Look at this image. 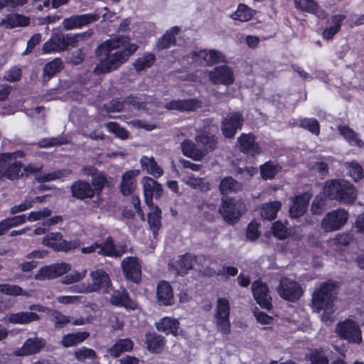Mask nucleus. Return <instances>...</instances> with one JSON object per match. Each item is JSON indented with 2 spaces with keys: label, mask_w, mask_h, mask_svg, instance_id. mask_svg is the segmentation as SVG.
Instances as JSON below:
<instances>
[{
  "label": "nucleus",
  "mask_w": 364,
  "mask_h": 364,
  "mask_svg": "<svg viewBox=\"0 0 364 364\" xmlns=\"http://www.w3.org/2000/svg\"><path fill=\"white\" fill-rule=\"evenodd\" d=\"M139 46L131 42L129 36L117 34L100 44L95 55L100 58L94 72L97 75L117 70L138 50Z\"/></svg>",
  "instance_id": "f257e3e1"
},
{
  "label": "nucleus",
  "mask_w": 364,
  "mask_h": 364,
  "mask_svg": "<svg viewBox=\"0 0 364 364\" xmlns=\"http://www.w3.org/2000/svg\"><path fill=\"white\" fill-rule=\"evenodd\" d=\"M323 193L330 199L344 204L353 203L357 198L353 185L345 180L332 179L326 181Z\"/></svg>",
  "instance_id": "f03ea898"
},
{
  "label": "nucleus",
  "mask_w": 364,
  "mask_h": 364,
  "mask_svg": "<svg viewBox=\"0 0 364 364\" xmlns=\"http://www.w3.org/2000/svg\"><path fill=\"white\" fill-rule=\"evenodd\" d=\"M338 287V282L331 280L321 284L313 294L314 307L331 310L337 298Z\"/></svg>",
  "instance_id": "7ed1b4c3"
},
{
  "label": "nucleus",
  "mask_w": 364,
  "mask_h": 364,
  "mask_svg": "<svg viewBox=\"0 0 364 364\" xmlns=\"http://www.w3.org/2000/svg\"><path fill=\"white\" fill-rule=\"evenodd\" d=\"M75 38L65 34L60 28L53 29L49 39L42 46L43 54H50L66 51L72 47Z\"/></svg>",
  "instance_id": "20e7f679"
},
{
  "label": "nucleus",
  "mask_w": 364,
  "mask_h": 364,
  "mask_svg": "<svg viewBox=\"0 0 364 364\" xmlns=\"http://www.w3.org/2000/svg\"><path fill=\"white\" fill-rule=\"evenodd\" d=\"M245 211L246 205L241 198H222L219 212L227 223H235Z\"/></svg>",
  "instance_id": "39448f33"
},
{
  "label": "nucleus",
  "mask_w": 364,
  "mask_h": 364,
  "mask_svg": "<svg viewBox=\"0 0 364 364\" xmlns=\"http://www.w3.org/2000/svg\"><path fill=\"white\" fill-rule=\"evenodd\" d=\"M230 304L225 297H220L217 300L215 318L218 331L224 335L231 332V323L230 320Z\"/></svg>",
  "instance_id": "423d86ee"
},
{
  "label": "nucleus",
  "mask_w": 364,
  "mask_h": 364,
  "mask_svg": "<svg viewBox=\"0 0 364 364\" xmlns=\"http://www.w3.org/2000/svg\"><path fill=\"white\" fill-rule=\"evenodd\" d=\"M92 282L87 284V292H102L109 294L112 290L109 274L103 269H97L90 272Z\"/></svg>",
  "instance_id": "0eeeda50"
},
{
  "label": "nucleus",
  "mask_w": 364,
  "mask_h": 364,
  "mask_svg": "<svg viewBox=\"0 0 364 364\" xmlns=\"http://www.w3.org/2000/svg\"><path fill=\"white\" fill-rule=\"evenodd\" d=\"M335 332L348 342L360 343L362 341L361 330L355 321L346 319L337 323Z\"/></svg>",
  "instance_id": "6e6552de"
},
{
  "label": "nucleus",
  "mask_w": 364,
  "mask_h": 364,
  "mask_svg": "<svg viewBox=\"0 0 364 364\" xmlns=\"http://www.w3.org/2000/svg\"><path fill=\"white\" fill-rule=\"evenodd\" d=\"M251 290L254 299L262 309L270 311L273 308L269 287L262 279H258L254 281Z\"/></svg>",
  "instance_id": "1a4fd4ad"
},
{
  "label": "nucleus",
  "mask_w": 364,
  "mask_h": 364,
  "mask_svg": "<svg viewBox=\"0 0 364 364\" xmlns=\"http://www.w3.org/2000/svg\"><path fill=\"white\" fill-rule=\"evenodd\" d=\"M244 117L239 112H232L227 114L221 122V132L227 139L234 138L237 132L242 128Z\"/></svg>",
  "instance_id": "9d476101"
},
{
  "label": "nucleus",
  "mask_w": 364,
  "mask_h": 364,
  "mask_svg": "<svg viewBox=\"0 0 364 364\" xmlns=\"http://www.w3.org/2000/svg\"><path fill=\"white\" fill-rule=\"evenodd\" d=\"M12 158L5 165L1 166L0 179H7L9 181L18 180L23 177V173L21 172L23 168V164L20 161H16L17 156H23V151L12 152Z\"/></svg>",
  "instance_id": "9b49d317"
},
{
  "label": "nucleus",
  "mask_w": 364,
  "mask_h": 364,
  "mask_svg": "<svg viewBox=\"0 0 364 364\" xmlns=\"http://www.w3.org/2000/svg\"><path fill=\"white\" fill-rule=\"evenodd\" d=\"M141 184L143 186L144 202L149 208H153V198L159 199L164 193L162 185L149 176H144L141 179Z\"/></svg>",
  "instance_id": "f8f14e48"
},
{
  "label": "nucleus",
  "mask_w": 364,
  "mask_h": 364,
  "mask_svg": "<svg viewBox=\"0 0 364 364\" xmlns=\"http://www.w3.org/2000/svg\"><path fill=\"white\" fill-rule=\"evenodd\" d=\"M348 218V213L343 209H338L328 213L322 220L321 226L326 232H331L342 228Z\"/></svg>",
  "instance_id": "ddd939ff"
},
{
  "label": "nucleus",
  "mask_w": 364,
  "mask_h": 364,
  "mask_svg": "<svg viewBox=\"0 0 364 364\" xmlns=\"http://www.w3.org/2000/svg\"><path fill=\"white\" fill-rule=\"evenodd\" d=\"M42 244L55 252H68L76 247L71 241L64 240L62 233L59 232L46 234L42 240Z\"/></svg>",
  "instance_id": "4468645a"
},
{
  "label": "nucleus",
  "mask_w": 364,
  "mask_h": 364,
  "mask_svg": "<svg viewBox=\"0 0 364 364\" xmlns=\"http://www.w3.org/2000/svg\"><path fill=\"white\" fill-rule=\"evenodd\" d=\"M122 269L126 279L135 284L141 280V267L136 257H127L122 261Z\"/></svg>",
  "instance_id": "2eb2a0df"
},
{
  "label": "nucleus",
  "mask_w": 364,
  "mask_h": 364,
  "mask_svg": "<svg viewBox=\"0 0 364 364\" xmlns=\"http://www.w3.org/2000/svg\"><path fill=\"white\" fill-rule=\"evenodd\" d=\"M70 269V265L65 262L45 265L38 270L35 279L38 280L55 279L67 274Z\"/></svg>",
  "instance_id": "dca6fc26"
},
{
  "label": "nucleus",
  "mask_w": 364,
  "mask_h": 364,
  "mask_svg": "<svg viewBox=\"0 0 364 364\" xmlns=\"http://www.w3.org/2000/svg\"><path fill=\"white\" fill-rule=\"evenodd\" d=\"M210 80L214 85H230L235 81L233 71L226 65L216 66L209 72Z\"/></svg>",
  "instance_id": "f3484780"
},
{
  "label": "nucleus",
  "mask_w": 364,
  "mask_h": 364,
  "mask_svg": "<svg viewBox=\"0 0 364 364\" xmlns=\"http://www.w3.org/2000/svg\"><path fill=\"white\" fill-rule=\"evenodd\" d=\"M100 16L97 14H84L80 15H73L69 18L63 19L62 24L65 30H73L80 28L91 23L98 21Z\"/></svg>",
  "instance_id": "a211bd4d"
},
{
  "label": "nucleus",
  "mask_w": 364,
  "mask_h": 364,
  "mask_svg": "<svg viewBox=\"0 0 364 364\" xmlns=\"http://www.w3.org/2000/svg\"><path fill=\"white\" fill-rule=\"evenodd\" d=\"M256 136L253 133H242L237 138L240 150L245 154L255 156L262 153V149L256 141Z\"/></svg>",
  "instance_id": "6ab92c4d"
},
{
  "label": "nucleus",
  "mask_w": 364,
  "mask_h": 364,
  "mask_svg": "<svg viewBox=\"0 0 364 364\" xmlns=\"http://www.w3.org/2000/svg\"><path fill=\"white\" fill-rule=\"evenodd\" d=\"M165 108L168 110H176L180 112H192L202 107V102L197 98L185 100H171L165 105Z\"/></svg>",
  "instance_id": "aec40b11"
},
{
  "label": "nucleus",
  "mask_w": 364,
  "mask_h": 364,
  "mask_svg": "<svg viewBox=\"0 0 364 364\" xmlns=\"http://www.w3.org/2000/svg\"><path fill=\"white\" fill-rule=\"evenodd\" d=\"M70 193L72 197L80 200L91 199L95 196V190L92 185L82 179H78L72 183Z\"/></svg>",
  "instance_id": "412c9836"
},
{
  "label": "nucleus",
  "mask_w": 364,
  "mask_h": 364,
  "mask_svg": "<svg viewBox=\"0 0 364 364\" xmlns=\"http://www.w3.org/2000/svg\"><path fill=\"white\" fill-rule=\"evenodd\" d=\"M109 301L112 305L117 307H124L130 310H136L138 308L137 303L130 297L124 288L114 290L110 296Z\"/></svg>",
  "instance_id": "4be33fe9"
},
{
  "label": "nucleus",
  "mask_w": 364,
  "mask_h": 364,
  "mask_svg": "<svg viewBox=\"0 0 364 364\" xmlns=\"http://www.w3.org/2000/svg\"><path fill=\"white\" fill-rule=\"evenodd\" d=\"M156 298L160 306H168L174 304L173 289L169 282L162 280L158 283Z\"/></svg>",
  "instance_id": "5701e85b"
},
{
  "label": "nucleus",
  "mask_w": 364,
  "mask_h": 364,
  "mask_svg": "<svg viewBox=\"0 0 364 364\" xmlns=\"http://www.w3.org/2000/svg\"><path fill=\"white\" fill-rule=\"evenodd\" d=\"M197 144L205 156L210 152L213 151L218 145V137L211 132L204 131L198 134L196 138Z\"/></svg>",
  "instance_id": "b1692460"
},
{
  "label": "nucleus",
  "mask_w": 364,
  "mask_h": 364,
  "mask_svg": "<svg viewBox=\"0 0 364 364\" xmlns=\"http://www.w3.org/2000/svg\"><path fill=\"white\" fill-rule=\"evenodd\" d=\"M181 28L178 26L171 27L168 30L160 36L156 42V49L158 51L168 49L171 46H176L177 43V35L180 33Z\"/></svg>",
  "instance_id": "393cba45"
},
{
  "label": "nucleus",
  "mask_w": 364,
  "mask_h": 364,
  "mask_svg": "<svg viewBox=\"0 0 364 364\" xmlns=\"http://www.w3.org/2000/svg\"><path fill=\"white\" fill-rule=\"evenodd\" d=\"M139 173V169H132L124 173L119 185V191L123 196H128L133 193L136 186L135 178Z\"/></svg>",
  "instance_id": "a878e982"
},
{
  "label": "nucleus",
  "mask_w": 364,
  "mask_h": 364,
  "mask_svg": "<svg viewBox=\"0 0 364 364\" xmlns=\"http://www.w3.org/2000/svg\"><path fill=\"white\" fill-rule=\"evenodd\" d=\"M156 328L159 332H163L166 335L171 334L175 337L179 336L182 331L178 320L168 316L163 317L156 323Z\"/></svg>",
  "instance_id": "bb28decb"
},
{
  "label": "nucleus",
  "mask_w": 364,
  "mask_h": 364,
  "mask_svg": "<svg viewBox=\"0 0 364 364\" xmlns=\"http://www.w3.org/2000/svg\"><path fill=\"white\" fill-rule=\"evenodd\" d=\"M166 338L156 332H147L144 336V343L148 351L160 353L166 346Z\"/></svg>",
  "instance_id": "cd10ccee"
},
{
  "label": "nucleus",
  "mask_w": 364,
  "mask_h": 364,
  "mask_svg": "<svg viewBox=\"0 0 364 364\" xmlns=\"http://www.w3.org/2000/svg\"><path fill=\"white\" fill-rule=\"evenodd\" d=\"M44 346L45 343L41 338L37 337L28 338L23 343L22 347L16 350L15 355L25 356L36 354L41 351Z\"/></svg>",
  "instance_id": "c85d7f7f"
},
{
  "label": "nucleus",
  "mask_w": 364,
  "mask_h": 364,
  "mask_svg": "<svg viewBox=\"0 0 364 364\" xmlns=\"http://www.w3.org/2000/svg\"><path fill=\"white\" fill-rule=\"evenodd\" d=\"M134 346V343L131 338H119L107 350V352L111 357L117 358L123 353L132 351Z\"/></svg>",
  "instance_id": "c756f323"
},
{
  "label": "nucleus",
  "mask_w": 364,
  "mask_h": 364,
  "mask_svg": "<svg viewBox=\"0 0 364 364\" xmlns=\"http://www.w3.org/2000/svg\"><path fill=\"white\" fill-rule=\"evenodd\" d=\"M243 185L232 176H225L220 180L219 190L223 198L228 197L230 193H237L242 190Z\"/></svg>",
  "instance_id": "7c9ffc66"
},
{
  "label": "nucleus",
  "mask_w": 364,
  "mask_h": 364,
  "mask_svg": "<svg viewBox=\"0 0 364 364\" xmlns=\"http://www.w3.org/2000/svg\"><path fill=\"white\" fill-rule=\"evenodd\" d=\"M30 23V18L19 14H8L5 18L0 21V26L7 29H12L16 27L26 26Z\"/></svg>",
  "instance_id": "2f4dec72"
},
{
  "label": "nucleus",
  "mask_w": 364,
  "mask_h": 364,
  "mask_svg": "<svg viewBox=\"0 0 364 364\" xmlns=\"http://www.w3.org/2000/svg\"><path fill=\"white\" fill-rule=\"evenodd\" d=\"M150 208L152 210V211L150 212L147 215V222L149 230L152 232L153 238L156 240L159 235V231L162 226V211L158 205H153V208Z\"/></svg>",
  "instance_id": "473e14b6"
},
{
  "label": "nucleus",
  "mask_w": 364,
  "mask_h": 364,
  "mask_svg": "<svg viewBox=\"0 0 364 364\" xmlns=\"http://www.w3.org/2000/svg\"><path fill=\"white\" fill-rule=\"evenodd\" d=\"M279 296L289 301L296 300V282L290 281L288 278H283L277 288Z\"/></svg>",
  "instance_id": "72a5a7b5"
},
{
  "label": "nucleus",
  "mask_w": 364,
  "mask_h": 364,
  "mask_svg": "<svg viewBox=\"0 0 364 364\" xmlns=\"http://www.w3.org/2000/svg\"><path fill=\"white\" fill-rule=\"evenodd\" d=\"M40 319V316L32 311H20L10 314L8 316V321L13 324H28Z\"/></svg>",
  "instance_id": "f704fd0d"
},
{
  "label": "nucleus",
  "mask_w": 364,
  "mask_h": 364,
  "mask_svg": "<svg viewBox=\"0 0 364 364\" xmlns=\"http://www.w3.org/2000/svg\"><path fill=\"white\" fill-rule=\"evenodd\" d=\"M183 154L194 161H200L204 157V154L198 148L196 144L191 139H185L181 144Z\"/></svg>",
  "instance_id": "c9c22d12"
},
{
  "label": "nucleus",
  "mask_w": 364,
  "mask_h": 364,
  "mask_svg": "<svg viewBox=\"0 0 364 364\" xmlns=\"http://www.w3.org/2000/svg\"><path fill=\"white\" fill-rule=\"evenodd\" d=\"M140 164L143 170H146L147 173L158 178L164 174V170L160 167L154 157L142 156L140 158Z\"/></svg>",
  "instance_id": "e433bc0d"
},
{
  "label": "nucleus",
  "mask_w": 364,
  "mask_h": 364,
  "mask_svg": "<svg viewBox=\"0 0 364 364\" xmlns=\"http://www.w3.org/2000/svg\"><path fill=\"white\" fill-rule=\"evenodd\" d=\"M89 336L90 333L87 331L67 333L62 337L60 343L64 348H70L82 343L87 339Z\"/></svg>",
  "instance_id": "4c0bfd02"
},
{
  "label": "nucleus",
  "mask_w": 364,
  "mask_h": 364,
  "mask_svg": "<svg viewBox=\"0 0 364 364\" xmlns=\"http://www.w3.org/2000/svg\"><path fill=\"white\" fill-rule=\"evenodd\" d=\"M281 208L282 203L279 200L265 203L261 207L260 215L262 219L272 221L277 218Z\"/></svg>",
  "instance_id": "58836bf2"
},
{
  "label": "nucleus",
  "mask_w": 364,
  "mask_h": 364,
  "mask_svg": "<svg viewBox=\"0 0 364 364\" xmlns=\"http://www.w3.org/2000/svg\"><path fill=\"white\" fill-rule=\"evenodd\" d=\"M63 68V61L60 58H55L45 64L43 69V82L49 81Z\"/></svg>",
  "instance_id": "ea45409f"
},
{
  "label": "nucleus",
  "mask_w": 364,
  "mask_h": 364,
  "mask_svg": "<svg viewBox=\"0 0 364 364\" xmlns=\"http://www.w3.org/2000/svg\"><path fill=\"white\" fill-rule=\"evenodd\" d=\"M156 55L150 52H145L141 56L137 58L133 62V67L137 73L142 72L149 68H151L155 61Z\"/></svg>",
  "instance_id": "a19ab883"
},
{
  "label": "nucleus",
  "mask_w": 364,
  "mask_h": 364,
  "mask_svg": "<svg viewBox=\"0 0 364 364\" xmlns=\"http://www.w3.org/2000/svg\"><path fill=\"white\" fill-rule=\"evenodd\" d=\"M297 9L312 13L321 19L325 18L327 16L326 12L314 0H297Z\"/></svg>",
  "instance_id": "79ce46f5"
},
{
  "label": "nucleus",
  "mask_w": 364,
  "mask_h": 364,
  "mask_svg": "<svg viewBox=\"0 0 364 364\" xmlns=\"http://www.w3.org/2000/svg\"><path fill=\"white\" fill-rule=\"evenodd\" d=\"M255 14V10L250 8L246 4H239L237 10L231 15V18L235 21L247 22L250 21Z\"/></svg>",
  "instance_id": "37998d69"
},
{
  "label": "nucleus",
  "mask_w": 364,
  "mask_h": 364,
  "mask_svg": "<svg viewBox=\"0 0 364 364\" xmlns=\"http://www.w3.org/2000/svg\"><path fill=\"white\" fill-rule=\"evenodd\" d=\"M71 173L72 171L70 169H60L48 173L36 175L35 178L38 182L45 183L54 181L55 179L68 177Z\"/></svg>",
  "instance_id": "c03bdc74"
},
{
  "label": "nucleus",
  "mask_w": 364,
  "mask_h": 364,
  "mask_svg": "<svg viewBox=\"0 0 364 364\" xmlns=\"http://www.w3.org/2000/svg\"><path fill=\"white\" fill-rule=\"evenodd\" d=\"M338 131L350 145L357 146L358 147L364 146V143L358 139L357 134L348 127L339 126Z\"/></svg>",
  "instance_id": "a18cd8bd"
},
{
  "label": "nucleus",
  "mask_w": 364,
  "mask_h": 364,
  "mask_svg": "<svg viewBox=\"0 0 364 364\" xmlns=\"http://www.w3.org/2000/svg\"><path fill=\"white\" fill-rule=\"evenodd\" d=\"M346 18L344 15H334L331 17L333 26L327 28L323 31V36L326 39L332 38L336 33H337L341 28V23Z\"/></svg>",
  "instance_id": "49530a36"
},
{
  "label": "nucleus",
  "mask_w": 364,
  "mask_h": 364,
  "mask_svg": "<svg viewBox=\"0 0 364 364\" xmlns=\"http://www.w3.org/2000/svg\"><path fill=\"white\" fill-rule=\"evenodd\" d=\"M260 176L263 180H272L277 174L278 166L274 165L272 161H266L259 167Z\"/></svg>",
  "instance_id": "de8ad7c7"
},
{
  "label": "nucleus",
  "mask_w": 364,
  "mask_h": 364,
  "mask_svg": "<svg viewBox=\"0 0 364 364\" xmlns=\"http://www.w3.org/2000/svg\"><path fill=\"white\" fill-rule=\"evenodd\" d=\"M99 250L97 253L105 257H114L115 254V244L112 237L108 236L104 242L99 244Z\"/></svg>",
  "instance_id": "09e8293b"
},
{
  "label": "nucleus",
  "mask_w": 364,
  "mask_h": 364,
  "mask_svg": "<svg viewBox=\"0 0 364 364\" xmlns=\"http://www.w3.org/2000/svg\"><path fill=\"white\" fill-rule=\"evenodd\" d=\"M74 357L79 362H85L87 359L95 360L97 355L93 349L83 346L75 350Z\"/></svg>",
  "instance_id": "8fccbe9b"
},
{
  "label": "nucleus",
  "mask_w": 364,
  "mask_h": 364,
  "mask_svg": "<svg viewBox=\"0 0 364 364\" xmlns=\"http://www.w3.org/2000/svg\"><path fill=\"white\" fill-rule=\"evenodd\" d=\"M105 127L110 133L114 134L117 137L121 139H127L129 137V132L125 128L121 127L117 122H107L105 124Z\"/></svg>",
  "instance_id": "3c124183"
},
{
  "label": "nucleus",
  "mask_w": 364,
  "mask_h": 364,
  "mask_svg": "<svg viewBox=\"0 0 364 364\" xmlns=\"http://www.w3.org/2000/svg\"><path fill=\"white\" fill-rule=\"evenodd\" d=\"M299 126L316 136L320 133V125L317 119L314 118H304L300 120Z\"/></svg>",
  "instance_id": "603ef678"
},
{
  "label": "nucleus",
  "mask_w": 364,
  "mask_h": 364,
  "mask_svg": "<svg viewBox=\"0 0 364 364\" xmlns=\"http://www.w3.org/2000/svg\"><path fill=\"white\" fill-rule=\"evenodd\" d=\"M194 259L191 253H185L179 257L178 267L181 273L186 274L188 270L193 268Z\"/></svg>",
  "instance_id": "864d4df0"
},
{
  "label": "nucleus",
  "mask_w": 364,
  "mask_h": 364,
  "mask_svg": "<svg viewBox=\"0 0 364 364\" xmlns=\"http://www.w3.org/2000/svg\"><path fill=\"white\" fill-rule=\"evenodd\" d=\"M325 195L316 196L314 199L311 211L314 215H321L326 208V200Z\"/></svg>",
  "instance_id": "5fc2aeb1"
},
{
  "label": "nucleus",
  "mask_w": 364,
  "mask_h": 364,
  "mask_svg": "<svg viewBox=\"0 0 364 364\" xmlns=\"http://www.w3.org/2000/svg\"><path fill=\"white\" fill-rule=\"evenodd\" d=\"M272 231L273 235L279 240H284L289 235L287 226L279 220L272 223Z\"/></svg>",
  "instance_id": "6e6d98bb"
},
{
  "label": "nucleus",
  "mask_w": 364,
  "mask_h": 364,
  "mask_svg": "<svg viewBox=\"0 0 364 364\" xmlns=\"http://www.w3.org/2000/svg\"><path fill=\"white\" fill-rule=\"evenodd\" d=\"M311 195L309 192L297 196V218L307 210Z\"/></svg>",
  "instance_id": "4d7b16f0"
},
{
  "label": "nucleus",
  "mask_w": 364,
  "mask_h": 364,
  "mask_svg": "<svg viewBox=\"0 0 364 364\" xmlns=\"http://www.w3.org/2000/svg\"><path fill=\"white\" fill-rule=\"evenodd\" d=\"M107 183L106 176L102 173H100L92 176V183L90 184L93 190H95V194L100 195Z\"/></svg>",
  "instance_id": "13d9d810"
},
{
  "label": "nucleus",
  "mask_w": 364,
  "mask_h": 364,
  "mask_svg": "<svg viewBox=\"0 0 364 364\" xmlns=\"http://www.w3.org/2000/svg\"><path fill=\"white\" fill-rule=\"evenodd\" d=\"M259 223H257L255 220H252L247 227L246 230V237L250 241H255L257 240L261 233L259 231Z\"/></svg>",
  "instance_id": "bf43d9fd"
},
{
  "label": "nucleus",
  "mask_w": 364,
  "mask_h": 364,
  "mask_svg": "<svg viewBox=\"0 0 364 364\" xmlns=\"http://www.w3.org/2000/svg\"><path fill=\"white\" fill-rule=\"evenodd\" d=\"M0 293L10 296H20L23 294V289L18 285L0 284Z\"/></svg>",
  "instance_id": "052dcab7"
},
{
  "label": "nucleus",
  "mask_w": 364,
  "mask_h": 364,
  "mask_svg": "<svg viewBox=\"0 0 364 364\" xmlns=\"http://www.w3.org/2000/svg\"><path fill=\"white\" fill-rule=\"evenodd\" d=\"M349 175L355 181L361 179L363 176L362 167L355 161L346 164Z\"/></svg>",
  "instance_id": "680f3d73"
},
{
  "label": "nucleus",
  "mask_w": 364,
  "mask_h": 364,
  "mask_svg": "<svg viewBox=\"0 0 364 364\" xmlns=\"http://www.w3.org/2000/svg\"><path fill=\"white\" fill-rule=\"evenodd\" d=\"M204 59L208 64H217L225 61L224 55L218 50H210Z\"/></svg>",
  "instance_id": "e2e57ef3"
},
{
  "label": "nucleus",
  "mask_w": 364,
  "mask_h": 364,
  "mask_svg": "<svg viewBox=\"0 0 364 364\" xmlns=\"http://www.w3.org/2000/svg\"><path fill=\"white\" fill-rule=\"evenodd\" d=\"M309 359L311 364H329V360L323 351L317 350L313 351L310 355Z\"/></svg>",
  "instance_id": "0e129e2a"
},
{
  "label": "nucleus",
  "mask_w": 364,
  "mask_h": 364,
  "mask_svg": "<svg viewBox=\"0 0 364 364\" xmlns=\"http://www.w3.org/2000/svg\"><path fill=\"white\" fill-rule=\"evenodd\" d=\"M85 55L82 49H77L73 51L68 58V63L73 65H80L85 60Z\"/></svg>",
  "instance_id": "69168bd1"
},
{
  "label": "nucleus",
  "mask_w": 364,
  "mask_h": 364,
  "mask_svg": "<svg viewBox=\"0 0 364 364\" xmlns=\"http://www.w3.org/2000/svg\"><path fill=\"white\" fill-rule=\"evenodd\" d=\"M85 277V274H82L77 271H75L70 274H65L61 279L64 284H71L82 280Z\"/></svg>",
  "instance_id": "338daca9"
},
{
  "label": "nucleus",
  "mask_w": 364,
  "mask_h": 364,
  "mask_svg": "<svg viewBox=\"0 0 364 364\" xmlns=\"http://www.w3.org/2000/svg\"><path fill=\"white\" fill-rule=\"evenodd\" d=\"M253 314L257 319V321L261 323V324H271L273 322V317L271 316H269L267 314L261 311L258 309L257 307H255V309L253 311Z\"/></svg>",
  "instance_id": "774afa93"
}]
</instances>
